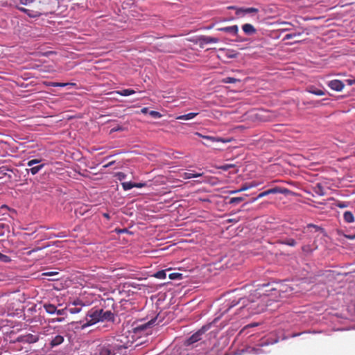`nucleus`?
Returning a JSON list of instances; mask_svg holds the SVG:
<instances>
[{"instance_id":"nucleus-17","label":"nucleus","mask_w":355,"mask_h":355,"mask_svg":"<svg viewBox=\"0 0 355 355\" xmlns=\"http://www.w3.org/2000/svg\"><path fill=\"white\" fill-rule=\"evenodd\" d=\"M115 92L116 94H118L121 96H130V95H132V94H134L136 93V92L135 90L131 89H124L122 90L116 91Z\"/></svg>"},{"instance_id":"nucleus-11","label":"nucleus","mask_w":355,"mask_h":355,"mask_svg":"<svg viewBox=\"0 0 355 355\" xmlns=\"http://www.w3.org/2000/svg\"><path fill=\"white\" fill-rule=\"evenodd\" d=\"M328 86L333 90L340 92L344 88L345 85L340 80H333L328 83Z\"/></svg>"},{"instance_id":"nucleus-14","label":"nucleus","mask_w":355,"mask_h":355,"mask_svg":"<svg viewBox=\"0 0 355 355\" xmlns=\"http://www.w3.org/2000/svg\"><path fill=\"white\" fill-rule=\"evenodd\" d=\"M64 338L63 336L56 335L52 338L51 341L50 342V345L51 347L58 346L64 342Z\"/></svg>"},{"instance_id":"nucleus-6","label":"nucleus","mask_w":355,"mask_h":355,"mask_svg":"<svg viewBox=\"0 0 355 355\" xmlns=\"http://www.w3.org/2000/svg\"><path fill=\"white\" fill-rule=\"evenodd\" d=\"M16 8L19 10H20L21 12H23L26 13L28 17H30L31 18L38 17L40 15H42V9L40 8H24V7L19 6L18 5L16 6Z\"/></svg>"},{"instance_id":"nucleus-13","label":"nucleus","mask_w":355,"mask_h":355,"mask_svg":"<svg viewBox=\"0 0 355 355\" xmlns=\"http://www.w3.org/2000/svg\"><path fill=\"white\" fill-rule=\"evenodd\" d=\"M242 29L243 32L248 35H252L256 33V28L250 24H245L242 26Z\"/></svg>"},{"instance_id":"nucleus-47","label":"nucleus","mask_w":355,"mask_h":355,"mask_svg":"<svg viewBox=\"0 0 355 355\" xmlns=\"http://www.w3.org/2000/svg\"><path fill=\"white\" fill-rule=\"evenodd\" d=\"M58 275V272H44L42 275L44 276H51V275Z\"/></svg>"},{"instance_id":"nucleus-39","label":"nucleus","mask_w":355,"mask_h":355,"mask_svg":"<svg viewBox=\"0 0 355 355\" xmlns=\"http://www.w3.org/2000/svg\"><path fill=\"white\" fill-rule=\"evenodd\" d=\"M299 35H300V33H294L287 34L285 35L284 40H289V39L293 38V37H295L296 36H299Z\"/></svg>"},{"instance_id":"nucleus-30","label":"nucleus","mask_w":355,"mask_h":355,"mask_svg":"<svg viewBox=\"0 0 355 355\" xmlns=\"http://www.w3.org/2000/svg\"><path fill=\"white\" fill-rule=\"evenodd\" d=\"M123 189L125 191L130 190L132 188H134V183L131 182H125L121 184Z\"/></svg>"},{"instance_id":"nucleus-50","label":"nucleus","mask_w":355,"mask_h":355,"mask_svg":"<svg viewBox=\"0 0 355 355\" xmlns=\"http://www.w3.org/2000/svg\"><path fill=\"white\" fill-rule=\"evenodd\" d=\"M347 83L349 85H352L355 83V80H347Z\"/></svg>"},{"instance_id":"nucleus-60","label":"nucleus","mask_w":355,"mask_h":355,"mask_svg":"<svg viewBox=\"0 0 355 355\" xmlns=\"http://www.w3.org/2000/svg\"><path fill=\"white\" fill-rule=\"evenodd\" d=\"M239 302H236L235 304H234L233 305H230L229 306V308L228 309H230V308H232V306H235L236 304H238Z\"/></svg>"},{"instance_id":"nucleus-18","label":"nucleus","mask_w":355,"mask_h":355,"mask_svg":"<svg viewBox=\"0 0 355 355\" xmlns=\"http://www.w3.org/2000/svg\"><path fill=\"white\" fill-rule=\"evenodd\" d=\"M343 218H344V220L346 222V223H351L352 222L354 221V215L353 214L349 211H347L344 213L343 214Z\"/></svg>"},{"instance_id":"nucleus-38","label":"nucleus","mask_w":355,"mask_h":355,"mask_svg":"<svg viewBox=\"0 0 355 355\" xmlns=\"http://www.w3.org/2000/svg\"><path fill=\"white\" fill-rule=\"evenodd\" d=\"M302 250L304 252L311 253L312 252V249L309 245H305L302 247Z\"/></svg>"},{"instance_id":"nucleus-12","label":"nucleus","mask_w":355,"mask_h":355,"mask_svg":"<svg viewBox=\"0 0 355 355\" xmlns=\"http://www.w3.org/2000/svg\"><path fill=\"white\" fill-rule=\"evenodd\" d=\"M244 200L242 197L229 198L223 196V203L225 204H239Z\"/></svg>"},{"instance_id":"nucleus-8","label":"nucleus","mask_w":355,"mask_h":355,"mask_svg":"<svg viewBox=\"0 0 355 355\" xmlns=\"http://www.w3.org/2000/svg\"><path fill=\"white\" fill-rule=\"evenodd\" d=\"M101 311L100 322H114V314L111 311H104L103 309H98Z\"/></svg>"},{"instance_id":"nucleus-27","label":"nucleus","mask_w":355,"mask_h":355,"mask_svg":"<svg viewBox=\"0 0 355 355\" xmlns=\"http://www.w3.org/2000/svg\"><path fill=\"white\" fill-rule=\"evenodd\" d=\"M201 175H202L201 173H191V172H187V173H184V178L185 179H191L193 178H198Z\"/></svg>"},{"instance_id":"nucleus-16","label":"nucleus","mask_w":355,"mask_h":355,"mask_svg":"<svg viewBox=\"0 0 355 355\" xmlns=\"http://www.w3.org/2000/svg\"><path fill=\"white\" fill-rule=\"evenodd\" d=\"M198 115V113L190 112L187 114L180 115L176 117L178 120H190L193 119L196 116Z\"/></svg>"},{"instance_id":"nucleus-32","label":"nucleus","mask_w":355,"mask_h":355,"mask_svg":"<svg viewBox=\"0 0 355 355\" xmlns=\"http://www.w3.org/2000/svg\"><path fill=\"white\" fill-rule=\"evenodd\" d=\"M0 261L3 263H9L11 261V259L10 257L0 252Z\"/></svg>"},{"instance_id":"nucleus-35","label":"nucleus","mask_w":355,"mask_h":355,"mask_svg":"<svg viewBox=\"0 0 355 355\" xmlns=\"http://www.w3.org/2000/svg\"><path fill=\"white\" fill-rule=\"evenodd\" d=\"M35 1V0H19L20 4L28 6H31Z\"/></svg>"},{"instance_id":"nucleus-20","label":"nucleus","mask_w":355,"mask_h":355,"mask_svg":"<svg viewBox=\"0 0 355 355\" xmlns=\"http://www.w3.org/2000/svg\"><path fill=\"white\" fill-rule=\"evenodd\" d=\"M306 229H311V230H313V232H323V229L318 225H313V224H309L307 225V226L304 229V230L302 231V233L304 234L306 233ZM313 230H311V232H312Z\"/></svg>"},{"instance_id":"nucleus-2","label":"nucleus","mask_w":355,"mask_h":355,"mask_svg":"<svg viewBox=\"0 0 355 355\" xmlns=\"http://www.w3.org/2000/svg\"><path fill=\"white\" fill-rule=\"evenodd\" d=\"M239 170L234 164L223 162V183H231L236 180Z\"/></svg>"},{"instance_id":"nucleus-5","label":"nucleus","mask_w":355,"mask_h":355,"mask_svg":"<svg viewBox=\"0 0 355 355\" xmlns=\"http://www.w3.org/2000/svg\"><path fill=\"white\" fill-rule=\"evenodd\" d=\"M291 191L286 188H282V187H274L270 189H268L265 191H263L260 193L257 198H254L252 199V202L256 201L257 199L263 198L264 196H266L270 194H276V193H282V194H288Z\"/></svg>"},{"instance_id":"nucleus-28","label":"nucleus","mask_w":355,"mask_h":355,"mask_svg":"<svg viewBox=\"0 0 355 355\" xmlns=\"http://www.w3.org/2000/svg\"><path fill=\"white\" fill-rule=\"evenodd\" d=\"M44 164H41L39 166H33L29 169V171L32 175H35L44 167Z\"/></svg>"},{"instance_id":"nucleus-7","label":"nucleus","mask_w":355,"mask_h":355,"mask_svg":"<svg viewBox=\"0 0 355 355\" xmlns=\"http://www.w3.org/2000/svg\"><path fill=\"white\" fill-rule=\"evenodd\" d=\"M39 340L38 335H33L31 334H28L26 335H21L17 338V341L19 343H35Z\"/></svg>"},{"instance_id":"nucleus-23","label":"nucleus","mask_w":355,"mask_h":355,"mask_svg":"<svg viewBox=\"0 0 355 355\" xmlns=\"http://www.w3.org/2000/svg\"><path fill=\"white\" fill-rule=\"evenodd\" d=\"M309 92L317 96L324 95V92L322 89L315 88L314 87H310L308 89Z\"/></svg>"},{"instance_id":"nucleus-36","label":"nucleus","mask_w":355,"mask_h":355,"mask_svg":"<svg viewBox=\"0 0 355 355\" xmlns=\"http://www.w3.org/2000/svg\"><path fill=\"white\" fill-rule=\"evenodd\" d=\"M149 114L155 119H159L162 116V114L157 111H150Z\"/></svg>"},{"instance_id":"nucleus-21","label":"nucleus","mask_w":355,"mask_h":355,"mask_svg":"<svg viewBox=\"0 0 355 355\" xmlns=\"http://www.w3.org/2000/svg\"><path fill=\"white\" fill-rule=\"evenodd\" d=\"M44 308L45 311L49 314L55 313L56 306L51 304H44Z\"/></svg>"},{"instance_id":"nucleus-48","label":"nucleus","mask_w":355,"mask_h":355,"mask_svg":"<svg viewBox=\"0 0 355 355\" xmlns=\"http://www.w3.org/2000/svg\"><path fill=\"white\" fill-rule=\"evenodd\" d=\"M144 186L143 183H134V187L136 188H142Z\"/></svg>"},{"instance_id":"nucleus-58","label":"nucleus","mask_w":355,"mask_h":355,"mask_svg":"<svg viewBox=\"0 0 355 355\" xmlns=\"http://www.w3.org/2000/svg\"><path fill=\"white\" fill-rule=\"evenodd\" d=\"M230 113H227V112L225 113V119L230 118Z\"/></svg>"},{"instance_id":"nucleus-53","label":"nucleus","mask_w":355,"mask_h":355,"mask_svg":"<svg viewBox=\"0 0 355 355\" xmlns=\"http://www.w3.org/2000/svg\"><path fill=\"white\" fill-rule=\"evenodd\" d=\"M148 107H144L141 109V112L143 113V114H146L148 112Z\"/></svg>"},{"instance_id":"nucleus-4","label":"nucleus","mask_w":355,"mask_h":355,"mask_svg":"<svg viewBox=\"0 0 355 355\" xmlns=\"http://www.w3.org/2000/svg\"><path fill=\"white\" fill-rule=\"evenodd\" d=\"M100 314L101 311H98V309H90L86 316H85V322L83 323L81 326L82 329H84L87 327L94 325L100 322Z\"/></svg>"},{"instance_id":"nucleus-62","label":"nucleus","mask_w":355,"mask_h":355,"mask_svg":"<svg viewBox=\"0 0 355 355\" xmlns=\"http://www.w3.org/2000/svg\"><path fill=\"white\" fill-rule=\"evenodd\" d=\"M230 141V140H225V139H223V143H225V142H227V141Z\"/></svg>"},{"instance_id":"nucleus-34","label":"nucleus","mask_w":355,"mask_h":355,"mask_svg":"<svg viewBox=\"0 0 355 355\" xmlns=\"http://www.w3.org/2000/svg\"><path fill=\"white\" fill-rule=\"evenodd\" d=\"M182 277V275L178 272H173L169 275V278L171 279H181Z\"/></svg>"},{"instance_id":"nucleus-45","label":"nucleus","mask_w":355,"mask_h":355,"mask_svg":"<svg viewBox=\"0 0 355 355\" xmlns=\"http://www.w3.org/2000/svg\"><path fill=\"white\" fill-rule=\"evenodd\" d=\"M116 176L119 180H122L125 179V178L126 177L125 174H124L122 172H119L117 173Z\"/></svg>"},{"instance_id":"nucleus-42","label":"nucleus","mask_w":355,"mask_h":355,"mask_svg":"<svg viewBox=\"0 0 355 355\" xmlns=\"http://www.w3.org/2000/svg\"><path fill=\"white\" fill-rule=\"evenodd\" d=\"M80 310H81V308H76V307L69 309L70 313H73V314L79 313L80 311Z\"/></svg>"},{"instance_id":"nucleus-26","label":"nucleus","mask_w":355,"mask_h":355,"mask_svg":"<svg viewBox=\"0 0 355 355\" xmlns=\"http://www.w3.org/2000/svg\"><path fill=\"white\" fill-rule=\"evenodd\" d=\"M240 82L241 80L239 79L233 77H226L223 78V83H235Z\"/></svg>"},{"instance_id":"nucleus-19","label":"nucleus","mask_w":355,"mask_h":355,"mask_svg":"<svg viewBox=\"0 0 355 355\" xmlns=\"http://www.w3.org/2000/svg\"><path fill=\"white\" fill-rule=\"evenodd\" d=\"M242 12L243 14H250V13H257L259 12V10L256 8H240L238 10V12Z\"/></svg>"},{"instance_id":"nucleus-46","label":"nucleus","mask_w":355,"mask_h":355,"mask_svg":"<svg viewBox=\"0 0 355 355\" xmlns=\"http://www.w3.org/2000/svg\"><path fill=\"white\" fill-rule=\"evenodd\" d=\"M68 85H73L74 84H73V83H57V85H56V87H65V86H67Z\"/></svg>"},{"instance_id":"nucleus-49","label":"nucleus","mask_w":355,"mask_h":355,"mask_svg":"<svg viewBox=\"0 0 355 355\" xmlns=\"http://www.w3.org/2000/svg\"><path fill=\"white\" fill-rule=\"evenodd\" d=\"M63 311H64V310H63V309H56V311H55V313H57V315H62V314H63Z\"/></svg>"},{"instance_id":"nucleus-63","label":"nucleus","mask_w":355,"mask_h":355,"mask_svg":"<svg viewBox=\"0 0 355 355\" xmlns=\"http://www.w3.org/2000/svg\"><path fill=\"white\" fill-rule=\"evenodd\" d=\"M108 166H110V164H106L105 167H107Z\"/></svg>"},{"instance_id":"nucleus-56","label":"nucleus","mask_w":355,"mask_h":355,"mask_svg":"<svg viewBox=\"0 0 355 355\" xmlns=\"http://www.w3.org/2000/svg\"><path fill=\"white\" fill-rule=\"evenodd\" d=\"M225 221H227V223H230V222H232V221H236V222L237 220L228 218V219L225 220Z\"/></svg>"},{"instance_id":"nucleus-43","label":"nucleus","mask_w":355,"mask_h":355,"mask_svg":"<svg viewBox=\"0 0 355 355\" xmlns=\"http://www.w3.org/2000/svg\"><path fill=\"white\" fill-rule=\"evenodd\" d=\"M225 55L229 58H232L236 56V53H232L230 51H227L225 52Z\"/></svg>"},{"instance_id":"nucleus-31","label":"nucleus","mask_w":355,"mask_h":355,"mask_svg":"<svg viewBox=\"0 0 355 355\" xmlns=\"http://www.w3.org/2000/svg\"><path fill=\"white\" fill-rule=\"evenodd\" d=\"M282 243L293 247L296 245V241L293 239H288L282 241Z\"/></svg>"},{"instance_id":"nucleus-33","label":"nucleus","mask_w":355,"mask_h":355,"mask_svg":"<svg viewBox=\"0 0 355 355\" xmlns=\"http://www.w3.org/2000/svg\"><path fill=\"white\" fill-rule=\"evenodd\" d=\"M154 276L158 279H165L166 277V274L164 270H159L157 272Z\"/></svg>"},{"instance_id":"nucleus-41","label":"nucleus","mask_w":355,"mask_h":355,"mask_svg":"<svg viewBox=\"0 0 355 355\" xmlns=\"http://www.w3.org/2000/svg\"><path fill=\"white\" fill-rule=\"evenodd\" d=\"M123 130V128L121 125H117L116 127H114L110 130V134L117 132V131H122Z\"/></svg>"},{"instance_id":"nucleus-10","label":"nucleus","mask_w":355,"mask_h":355,"mask_svg":"<svg viewBox=\"0 0 355 355\" xmlns=\"http://www.w3.org/2000/svg\"><path fill=\"white\" fill-rule=\"evenodd\" d=\"M98 355H114L113 347L110 345H100L98 348Z\"/></svg>"},{"instance_id":"nucleus-55","label":"nucleus","mask_w":355,"mask_h":355,"mask_svg":"<svg viewBox=\"0 0 355 355\" xmlns=\"http://www.w3.org/2000/svg\"><path fill=\"white\" fill-rule=\"evenodd\" d=\"M103 216L105 218H107V219H109V218H110V215H109V214H107V213H104V214H103Z\"/></svg>"},{"instance_id":"nucleus-40","label":"nucleus","mask_w":355,"mask_h":355,"mask_svg":"<svg viewBox=\"0 0 355 355\" xmlns=\"http://www.w3.org/2000/svg\"><path fill=\"white\" fill-rule=\"evenodd\" d=\"M40 162H41V160L40 159H31V160L28 162L27 165L28 166H32L34 164L40 163Z\"/></svg>"},{"instance_id":"nucleus-59","label":"nucleus","mask_w":355,"mask_h":355,"mask_svg":"<svg viewBox=\"0 0 355 355\" xmlns=\"http://www.w3.org/2000/svg\"><path fill=\"white\" fill-rule=\"evenodd\" d=\"M255 326H257V323H252V324H250L248 325L247 327H255Z\"/></svg>"},{"instance_id":"nucleus-54","label":"nucleus","mask_w":355,"mask_h":355,"mask_svg":"<svg viewBox=\"0 0 355 355\" xmlns=\"http://www.w3.org/2000/svg\"><path fill=\"white\" fill-rule=\"evenodd\" d=\"M39 249H40V248H36V249H33V250H30V251H28V252H27V254H28V255H31V254H32V252H36V251H37V250H38Z\"/></svg>"},{"instance_id":"nucleus-29","label":"nucleus","mask_w":355,"mask_h":355,"mask_svg":"<svg viewBox=\"0 0 355 355\" xmlns=\"http://www.w3.org/2000/svg\"><path fill=\"white\" fill-rule=\"evenodd\" d=\"M156 321H157V317L151 319L150 321H148L145 324L141 325L140 327V329H144L146 328L147 327H150V326L155 325L156 324Z\"/></svg>"},{"instance_id":"nucleus-9","label":"nucleus","mask_w":355,"mask_h":355,"mask_svg":"<svg viewBox=\"0 0 355 355\" xmlns=\"http://www.w3.org/2000/svg\"><path fill=\"white\" fill-rule=\"evenodd\" d=\"M239 28L238 26L234 25L227 27H223V32L228 33L232 35L236 36V39H234L236 42H243L244 40L241 39L240 36L238 35Z\"/></svg>"},{"instance_id":"nucleus-22","label":"nucleus","mask_w":355,"mask_h":355,"mask_svg":"<svg viewBox=\"0 0 355 355\" xmlns=\"http://www.w3.org/2000/svg\"><path fill=\"white\" fill-rule=\"evenodd\" d=\"M252 186L250 185V186H243L242 187H241L240 189H236V190H224L223 189V194H225V193H238V192H240V191H245L247 189H248L249 188L252 187Z\"/></svg>"},{"instance_id":"nucleus-1","label":"nucleus","mask_w":355,"mask_h":355,"mask_svg":"<svg viewBox=\"0 0 355 355\" xmlns=\"http://www.w3.org/2000/svg\"><path fill=\"white\" fill-rule=\"evenodd\" d=\"M266 297H263L257 301H251L250 303L241 307L242 311L246 309L250 315L259 314L263 312L267 306L266 304Z\"/></svg>"},{"instance_id":"nucleus-37","label":"nucleus","mask_w":355,"mask_h":355,"mask_svg":"<svg viewBox=\"0 0 355 355\" xmlns=\"http://www.w3.org/2000/svg\"><path fill=\"white\" fill-rule=\"evenodd\" d=\"M203 137L207 140V142H204V144L206 146H209V142L215 141V139L214 137L209 136H204Z\"/></svg>"},{"instance_id":"nucleus-44","label":"nucleus","mask_w":355,"mask_h":355,"mask_svg":"<svg viewBox=\"0 0 355 355\" xmlns=\"http://www.w3.org/2000/svg\"><path fill=\"white\" fill-rule=\"evenodd\" d=\"M336 206L340 208H345L347 207V204L345 202H338L336 203Z\"/></svg>"},{"instance_id":"nucleus-52","label":"nucleus","mask_w":355,"mask_h":355,"mask_svg":"<svg viewBox=\"0 0 355 355\" xmlns=\"http://www.w3.org/2000/svg\"><path fill=\"white\" fill-rule=\"evenodd\" d=\"M57 85V83L56 82H50L47 84V85L49 86H52V87H56Z\"/></svg>"},{"instance_id":"nucleus-25","label":"nucleus","mask_w":355,"mask_h":355,"mask_svg":"<svg viewBox=\"0 0 355 355\" xmlns=\"http://www.w3.org/2000/svg\"><path fill=\"white\" fill-rule=\"evenodd\" d=\"M293 290V287L289 286L288 284H283L280 286L279 291L284 293L291 292Z\"/></svg>"},{"instance_id":"nucleus-3","label":"nucleus","mask_w":355,"mask_h":355,"mask_svg":"<svg viewBox=\"0 0 355 355\" xmlns=\"http://www.w3.org/2000/svg\"><path fill=\"white\" fill-rule=\"evenodd\" d=\"M219 320V318H216L211 323L204 325L197 332L193 334L189 338L187 341V345H191L194 343L198 342L202 339V335L204 334L207 330L210 329L213 327H216V324Z\"/></svg>"},{"instance_id":"nucleus-51","label":"nucleus","mask_w":355,"mask_h":355,"mask_svg":"<svg viewBox=\"0 0 355 355\" xmlns=\"http://www.w3.org/2000/svg\"><path fill=\"white\" fill-rule=\"evenodd\" d=\"M345 237L348 238L349 239L354 240V239H355V234L354 235H346Z\"/></svg>"},{"instance_id":"nucleus-24","label":"nucleus","mask_w":355,"mask_h":355,"mask_svg":"<svg viewBox=\"0 0 355 355\" xmlns=\"http://www.w3.org/2000/svg\"><path fill=\"white\" fill-rule=\"evenodd\" d=\"M200 40L205 44H209L211 42H216L218 39L209 36H204L200 38Z\"/></svg>"},{"instance_id":"nucleus-15","label":"nucleus","mask_w":355,"mask_h":355,"mask_svg":"<svg viewBox=\"0 0 355 355\" xmlns=\"http://www.w3.org/2000/svg\"><path fill=\"white\" fill-rule=\"evenodd\" d=\"M313 191L317 195L322 196L325 195L324 188L321 183H317L313 187Z\"/></svg>"},{"instance_id":"nucleus-64","label":"nucleus","mask_w":355,"mask_h":355,"mask_svg":"<svg viewBox=\"0 0 355 355\" xmlns=\"http://www.w3.org/2000/svg\"><path fill=\"white\" fill-rule=\"evenodd\" d=\"M108 166H110V164H106L105 167H107Z\"/></svg>"},{"instance_id":"nucleus-57","label":"nucleus","mask_w":355,"mask_h":355,"mask_svg":"<svg viewBox=\"0 0 355 355\" xmlns=\"http://www.w3.org/2000/svg\"><path fill=\"white\" fill-rule=\"evenodd\" d=\"M73 304L74 305H79V304H81V302H80V301L78 300V301H74Z\"/></svg>"},{"instance_id":"nucleus-61","label":"nucleus","mask_w":355,"mask_h":355,"mask_svg":"<svg viewBox=\"0 0 355 355\" xmlns=\"http://www.w3.org/2000/svg\"><path fill=\"white\" fill-rule=\"evenodd\" d=\"M297 237L299 239H302V234H300V235L297 236Z\"/></svg>"}]
</instances>
